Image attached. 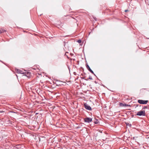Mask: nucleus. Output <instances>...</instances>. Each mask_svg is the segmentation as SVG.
<instances>
[{"label": "nucleus", "mask_w": 149, "mask_h": 149, "mask_svg": "<svg viewBox=\"0 0 149 149\" xmlns=\"http://www.w3.org/2000/svg\"><path fill=\"white\" fill-rule=\"evenodd\" d=\"M105 146H106V145H104V147H105Z\"/></svg>", "instance_id": "obj_14"}, {"label": "nucleus", "mask_w": 149, "mask_h": 149, "mask_svg": "<svg viewBox=\"0 0 149 149\" xmlns=\"http://www.w3.org/2000/svg\"><path fill=\"white\" fill-rule=\"evenodd\" d=\"M88 79H90V80H92L93 79L92 77L91 76H89V78H88Z\"/></svg>", "instance_id": "obj_7"}, {"label": "nucleus", "mask_w": 149, "mask_h": 149, "mask_svg": "<svg viewBox=\"0 0 149 149\" xmlns=\"http://www.w3.org/2000/svg\"><path fill=\"white\" fill-rule=\"evenodd\" d=\"M136 115L139 116H145V111L143 110L138 112L136 113Z\"/></svg>", "instance_id": "obj_1"}, {"label": "nucleus", "mask_w": 149, "mask_h": 149, "mask_svg": "<svg viewBox=\"0 0 149 149\" xmlns=\"http://www.w3.org/2000/svg\"><path fill=\"white\" fill-rule=\"evenodd\" d=\"M1 33V30H0V33Z\"/></svg>", "instance_id": "obj_15"}, {"label": "nucleus", "mask_w": 149, "mask_h": 149, "mask_svg": "<svg viewBox=\"0 0 149 149\" xmlns=\"http://www.w3.org/2000/svg\"><path fill=\"white\" fill-rule=\"evenodd\" d=\"M15 71L18 73H20L22 74H24L25 73V72H24L23 71L18 69H16Z\"/></svg>", "instance_id": "obj_4"}, {"label": "nucleus", "mask_w": 149, "mask_h": 149, "mask_svg": "<svg viewBox=\"0 0 149 149\" xmlns=\"http://www.w3.org/2000/svg\"><path fill=\"white\" fill-rule=\"evenodd\" d=\"M86 80L87 81V80H88V79H86Z\"/></svg>", "instance_id": "obj_16"}, {"label": "nucleus", "mask_w": 149, "mask_h": 149, "mask_svg": "<svg viewBox=\"0 0 149 149\" xmlns=\"http://www.w3.org/2000/svg\"><path fill=\"white\" fill-rule=\"evenodd\" d=\"M4 111H0V113H1L3 112Z\"/></svg>", "instance_id": "obj_12"}, {"label": "nucleus", "mask_w": 149, "mask_h": 149, "mask_svg": "<svg viewBox=\"0 0 149 149\" xmlns=\"http://www.w3.org/2000/svg\"><path fill=\"white\" fill-rule=\"evenodd\" d=\"M128 105L127 104H124V106H126V107H127V106H128Z\"/></svg>", "instance_id": "obj_11"}, {"label": "nucleus", "mask_w": 149, "mask_h": 149, "mask_svg": "<svg viewBox=\"0 0 149 149\" xmlns=\"http://www.w3.org/2000/svg\"><path fill=\"white\" fill-rule=\"evenodd\" d=\"M84 107L87 110H91V107L86 104H84Z\"/></svg>", "instance_id": "obj_5"}, {"label": "nucleus", "mask_w": 149, "mask_h": 149, "mask_svg": "<svg viewBox=\"0 0 149 149\" xmlns=\"http://www.w3.org/2000/svg\"><path fill=\"white\" fill-rule=\"evenodd\" d=\"M148 108L147 107V106H144L143 107V109H147Z\"/></svg>", "instance_id": "obj_9"}, {"label": "nucleus", "mask_w": 149, "mask_h": 149, "mask_svg": "<svg viewBox=\"0 0 149 149\" xmlns=\"http://www.w3.org/2000/svg\"><path fill=\"white\" fill-rule=\"evenodd\" d=\"M86 67L88 70L92 74H95L91 70V69L90 68V67L88 65H86Z\"/></svg>", "instance_id": "obj_6"}, {"label": "nucleus", "mask_w": 149, "mask_h": 149, "mask_svg": "<svg viewBox=\"0 0 149 149\" xmlns=\"http://www.w3.org/2000/svg\"><path fill=\"white\" fill-rule=\"evenodd\" d=\"M148 102V100H138V102L140 104H146Z\"/></svg>", "instance_id": "obj_2"}, {"label": "nucleus", "mask_w": 149, "mask_h": 149, "mask_svg": "<svg viewBox=\"0 0 149 149\" xmlns=\"http://www.w3.org/2000/svg\"><path fill=\"white\" fill-rule=\"evenodd\" d=\"M85 122L89 123L92 121V118H90L87 117L84 119Z\"/></svg>", "instance_id": "obj_3"}, {"label": "nucleus", "mask_w": 149, "mask_h": 149, "mask_svg": "<svg viewBox=\"0 0 149 149\" xmlns=\"http://www.w3.org/2000/svg\"><path fill=\"white\" fill-rule=\"evenodd\" d=\"M120 106H124V104H123L122 103H120Z\"/></svg>", "instance_id": "obj_8"}, {"label": "nucleus", "mask_w": 149, "mask_h": 149, "mask_svg": "<svg viewBox=\"0 0 149 149\" xmlns=\"http://www.w3.org/2000/svg\"><path fill=\"white\" fill-rule=\"evenodd\" d=\"M128 11V10H125V12H126L127 11Z\"/></svg>", "instance_id": "obj_13"}, {"label": "nucleus", "mask_w": 149, "mask_h": 149, "mask_svg": "<svg viewBox=\"0 0 149 149\" xmlns=\"http://www.w3.org/2000/svg\"><path fill=\"white\" fill-rule=\"evenodd\" d=\"M77 42H78L79 43H81V40H79L78 41H77Z\"/></svg>", "instance_id": "obj_10"}]
</instances>
